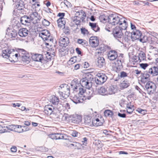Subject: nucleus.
<instances>
[{"label": "nucleus", "instance_id": "nucleus-1", "mask_svg": "<svg viewBox=\"0 0 158 158\" xmlns=\"http://www.w3.org/2000/svg\"><path fill=\"white\" fill-rule=\"evenodd\" d=\"M93 78L92 75L90 73L85 75L80 82L78 80L75 79L71 83V88L74 90L79 91V93L82 95L84 93L85 89L84 87L87 89H90L92 86V82Z\"/></svg>", "mask_w": 158, "mask_h": 158}, {"label": "nucleus", "instance_id": "nucleus-2", "mask_svg": "<svg viewBox=\"0 0 158 158\" xmlns=\"http://www.w3.org/2000/svg\"><path fill=\"white\" fill-rule=\"evenodd\" d=\"M112 25L118 26L124 25L126 27L128 25L127 22L125 18L115 13H114L109 15V23Z\"/></svg>", "mask_w": 158, "mask_h": 158}, {"label": "nucleus", "instance_id": "nucleus-3", "mask_svg": "<svg viewBox=\"0 0 158 158\" xmlns=\"http://www.w3.org/2000/svg\"><path fill=\"white\" fill-rule=\"evenodd\" d=\"M128 25H126V27H124V25L122 26L116 27L112 31V34H113L114 37L116 39L119 38H121L123 35V33L122 32L123 30H124L126 29Z\"/></svg>", "mask_w": 158, "mask_h": 158}, {"label": "nucleus", "instance_id": "nucleus-4", "mask_svg": "<svg viewBox=\"0 0 158 158\" xmlns=\"http://www.w3.org/2000/svg\"><path fill=\"white\" fill-rule=\"evenodd\" d=\"M49 138L53 139H64L71 142V137L67 135L60 133L51 134L49 135Z\"/></svg>", "mask_w": 158, "mask_h": 158}, {"label": "nucleus", "instance_id": "nucleus-5", "mask_svg": "<svg viewBox=\"0 0 158 158\" xmlns=\"http://www.w3.org/2000/svg\"><path fill=\"white\" fill-rule=\"evenodd\" d=\"M144 89L148 94L151 95L153 94L155 91L156 86L152 82L148 81L145 85Z\"/></svg>", "mask_w": 158, "mask_h": 158}, {"label": "nucleus", "instance_id": "nucleus-6", "mask_svg": "<svg viewBox=\"0 0 158 158\" xmlns=\"http://www.w3.org/2000/svg\"><path fill=\"white\" fill-rule=\"evenodd\" d=\"M75 91L78 92V95H73L70 97L71 100L75 104H77L79 103H82L83 101L85 100V98L82 97L83 94L81 95L79 93V91H77L74 90Z\"/></svg>", "mask_w": 158, "mask_h": 158}, {"label": "nucleus", "instance_id": "nucleus-7", "mask_svg": "<svg viewBox=\"0 0 158 158\" xmlns=\"http://www.w3.org/2000/svg\"><path fill=\"white\" fill-rule=\"evenodd\" d=\"M148 72V70H146L143 73H141V75L140 76V81L142 83H145L147 82H148L150 80V75Z\"/></svg>", "mask_w": 158, "mask_h": 158}, {"label": "nucleus", "instance_id": "nucleus-8", "mask_svg": "<svg viewBox=\"0 0 158 158\" xmlns=\"http://www.w3.org/2000/svg\"><path fill=\"white\" fill-rule=\"evenodd\" d=\"M131 34V38L132 41L139 40L140 38L142 36L141 31L137 29L133 31Z\"/></svg>", "mask_w": 158, "mask_h": 158}, {"label": "nucleus", "instance_id": "nucleus-9", "mask_svg": "<svg viewBox=\"0 0 158 158\" xmlns=\"http://www.w3.org/2000/svg\"><path fill=\"white\" fill-rule=\"evenodd\" d=\"M17 10L19 11V12H23L24 11V9L25 8V4L24 1L22 0H17L15 2Z\"/></svg>", "mask_w": 158, "mask_h": 158}, {"label": "nucleus", "instance_id": "nucleus-10", "mask_svg": "<svg viewBox=\"0 0 158 158\" xmlns=\"http://www.w3.org/2000/svg\"><path fill=\"white\" fill-rule=\"evenodd\" d=\"M69 43V38L66 36L61 37L59 40V44L60 46L65 47Z\"/></svg>", "mask_w": 158, "mask_h": 158}, {"label": "nucleus", "instance_id": "nucleus-11", "mask_svg": "<svg viewBox=\"0 0 158 158\" xmlns=\"http://www.w3.org/2000/svg\"><path fill=\"white\" fill-rule=\"evenodd\" d=\"M32 59L34 61H40L42 63H44V61L43 57V55L39 54H35L32 56Z\"/></svg>", "mask_w": 158, "mask_h": 158}, {"label": "nucleus", "instance_id": "nucleus-12", "mask_svg": "<svg viewBox=\"0 0 158 158\" xmlns=\"http://www.w3.org/2000/svg\"><path fill=\"white\" fill-rule=\"evenodd\" d=\"M20 21L23 25H26L27 24L28 25H29L31 24V21L28 16L25 15L21 17Z\"/></svg>", "mask_w": 158, "mask_h": 158}, {"label": "nucleus", "instance_id": "nucleus-13", "mask_svg": "<svg viewBox=\"0 0 158 158\" xmlns=\"http://www.w3.org/2000/svg\"><path fill=\"white\" fill-rule=\"evenodd\" d=\"M89 42L93 47H97L99 44V40L96 36L91 37L89 40Z\"/></svg>", "mask_w": 158, "mask_h": 158}, {"label": "nucleus", "instance_id": "nucleus-14", "mask_svg": "<svg viewBox=\"0 0 158 158\" xmlns=\"http://www.w3.org/2000/svg\"><path fill=\"white\" fill-rule=\"evenodd\" d=\"M108 59L111 60H113L118 57L117 52L114 50H111L107 54Z\"/></svg>", "mask_w": 158, "mask_h": 158}, {"label": "nucleus", "instance_id": "nucleus-15", "mask_svg": "<svg viewBox=\"0 0 158 158\" xmlns=\"http://www.w3.org/2000/svg\"><path fill=\"white\" fill-rule=\"evenodd\" d=\"M54 108L52 106L49 105L45 106L44 107V112L48 115L54 114L53 110Z\"/></svg>", "mask_w": 158, "mask_h": 158}, {"label": "nucleus", "instance_id": "nucleus-16", "mask_svg": "<svg viewBox=\"0 0 158 158\" xmlns=\"http://www.w3.org/2000/svg\"><path fill=\"white\" fill-rule=\"evenodd\" d=\"M131 80V77H127V79H125V80L121 83L120 86L123 88H127L130 85Z\"/></svg>", "mask_w": 158, "mask_h": 158}, {"label": "nucleus", "instance_id": "nucleus-17", "mask_svg": "<svg viewBox=\"0 0 158 158\" xmlns=\"http://www.w3.org/2000/svg\"><path fill=\"white\" fill-rule=\"evenodd\" d=\"M148 72L152 76H155L158 75V67L153 66L149 69Z\"/></svg>", "mask_w": 158, "mask_h": 158}, {"label": "nucleus", "instance_id": "nucleus-18", "mask_svg": "<svg viewBox=\"0 0 158 158\" xmlns=\"http://www.w3.org/2000/svg\"><path fill=\"white\" fill-rule=\"evenodd\" d=\"M50 35L49 31L47 30L42 31L40 34V36L44 40H46L47 38Z\"/></svg>", "mask_w": 158, "mask_h": 158}, {"label": "nucleus", "instance_id": "nucleus-19", "mask_svg": "<svg viewBox=\"0 0 158 158\" xmlns=\"http://www.w3.org/2000/svg\"><path fill=\"white\" fill-rule=\"evenodd\" d=\"M97 59L98 60L96 63V64L98 68H102L105 65V59L103 57H99Z\"/></svg>", "mask_w": 158, "mask_h": 158}, {"label": "nucleus", "instance_id": "nucleus-20", "mask_svg": "<svg viewBox=\"0 0 158 158\" xmlns=\"http://www.w3.org/2000/svg\"><path fill=\"white\" fill-rule=\"evenodd\" d=\"M28 30L26 28H22L19 30L18 34L19 36L22 37H25L28 34Z\"/></svg>", "mask_w": 158, "mask_h": 158}, {"label": "nucleus", "instance_id": "nucleus-21", "mask_svg": "<svg viewBox=\"0 0 158 158\" xmlns=\"http://www.w3.org/2000/svg\"><path fill=\"white\" fill-rule=\"evenodd\" d=\"M72 122L74 123H79L81 121L82 117L78 115H73L71 119Z\"/></svg>", "mask_w": 158, "mask_h": 158}, {"label": "nucleus", "instance_id": "nucleus-22", "mask_svg": "<svg viewBox=\"0 0 158 158\" xmlns=\"http://www.w3.org/2000/svg\"><path fill=\"white\" fill-rule=\"evenodd\" d=\"M140 42L143 43H146L148 41L151 44H152L153 42L152 40V38L150 37H148L147 36L142 35V36L139 40Z\"/></svg>", "mask_w": 158, "mask_h": 158}, {"label": "nucleus", "instance_id": "nucleus-23", "mask_svg": "<svg viewBox=\"0 0 158 158\" xmlns=\"http://www.w3.org/2000/svg\"><path fill=\"white\" fill-rule=\"evenodd\" d=\"M104 121H101L98 118L93 119L92 120V125L94 126H99L102 125Z\"/></svg>", "mask_w": 158, "mask_h": 158}, {"label": "nucleus", "instance_id": "nucleus-24", "mask_svg": "<svg viewBox=\"0 0 158 158\" xmlns=\"http://www.w3.org/2000/svg\"><path fill=\"white\" fill-rule=\"evenodd\" d=\"M84 120L85 125L89 126H91L92 125L91 117L90 116L88 115L84 116Z\"/></svg>", "mask_w": 158, "mask_h": 158}, {"label": "nucleus", "instance_id": "nucleus-25", "mask_svg": "<svg viewBox=\"0 0 158 158\" xmlns=\"http://www.w3.org/2000/svg\"><path fill=\"white\" fill-rule=\"evenodd\" d=\"M16 49L17 52H19V54L20 55V58L23 56L24 57L25 56H27V55L29 54L27 52L23 49L17 48Z\"/></svg>", "mask_w": 158, "mask_h": 158}, {"label": "nucleus", "instance_id": "nucleus-26", "mask_svg": "<svg viewBox=\"0 0 158 158\" xmlns=\"http://www.w3.org/2000/svg\"><path fill=\"white\" fill-rule=\"evenodd\" d=\"M7 50L8 48L2 50V56L3 57L5 58H6L7 59L8 58L10 61L12 63L13 62V61L14 62V60H11L10 59V58H11V55H8Z\"/></svg>", "mask_w": 158, "mask_h": 158}, {"label": "nucleus", "instance_id": "nucleus-27", "mask_svg": "<svg viewBox=\"0 0 158 158\" xmlns=\"http://www.w3.org/2000/svg\"><path fill=\"white\" fill-rule=\"evenodd\" d=\"M99 19L101 22L103 23L108 22L109 23V15H106L105 14L100 15L99 17Z\"/></svg>", "mask_w": 158, "mask_h": 158}, {"label": "nucleus", "instance_id": "nucleus-28", "mask_svg": "<svg viewBox=\"0 0 158 158\" xmlns=\"http://www.w3.org/2000/svg\"><path fill=\"white\" fill-rule=\"evenodd\" d=\"M50 102L53 105H56L59 102V98L58 97H56L55 96H52L50 98Z\"/></svg>", "mask_w": 158, "mask_h": 158}, {"label": "nucleus", "instance_id": "nucleus-29", "mask_svg": "<svg viewBox=\"0 0 158 158\" xmlns=\"http://www.w3.org/2000/svg\"><path fill=\"white\" fill-rule=\"evenodd\" d=\"M123 61L122 59H119V58H117V60L115 63V65L117 69H120L123 68V66L122 64Z\"/></svg>", "mask_w": 158, "mask_h": 158}, {"label": "nucleus", "instance_id": "nucleus-30", "mask_svg": "<svg viewBox=\"0 0 158 158\" xmlns=\"http://www.w3.org/2000/svg\"><path fill=\"white\" fill-rule=\"evenodd\" d=\"M65 14L64 13H59L57 16L60 17V18L57 20V23L59 24L60 22L62 23L64 25L65 23V22L64 20H62V19L64 18L65 16Z\"/></svg>", "mask_w": 158, "mask_h": 158}, {"label": "nucleus", "instance_id": "nucleus-31", "mask_svg": "<svg viewBox=\"0 0 158 158\" xmlns=\"http://www.w3.org/2000/svg\"><path fill=\"white\" fill-rule=\"evenodd\" d=\"M97 76L104 82H105L107 79V77L106 74L103 73H98L97 74Z\"/></svg>", "mask_w": 158, "mask_h": 158}, {"label": "nucleus", "instance_id": "nucleus-32", "mask_svg": "<svg viewBox=\"0 0 158 158\" xmlns=\"http://www.w3.org/2000/svg\"><path fill=\"white\" fill-rule=\"evenodd\" d=\"M21 60L23 61V63L28 64L31 61L30 55L29 54L27 56H25L24 57L23 56H22V57L20 58V60Z\"/></svg>", "mask_w": 158, "mask_h": 158}, {"label": "nucleus", "instance_id": "nucleus-33", "mask_svg": "<svg viewBox=\"0 0 158 158\" xmlns=\"http://www.w3.org/2000/svg\"><path fill=\"white\" fill-rule=\"evenodd\" d=\"M60 88H61L62 91L65 93H66L67 91L68 92V94L69 96L70 94V89L69 87L67 86V85L64 84V85H61L60 86Z\"/></svg>", "mask_w": 158, "mask_h": 158}, {"label": "nucleus", "instance_id": "nucleus-34", "mask_svg": "<svg viewBox=\"0 0 158 158\" xmlns=\"http://www.w3.org/2000/svg\"><path fill=\"white\" fill-rule=\"evenodd\" d=\"M18 33V32L16 30H13L6 34H7L11 38H15L17 36Z\"/></svg>", "mask_w": 158, "mask_h": 158}, {"label": "nucleus", "instance_id": "nucleus-35", "mask_svg": "<svg viewBox=\"0 0 158 158\" xmlns=\"http://www.w3.org/2000/svg\"><path fill=\"white\" fill-rule=\"evenodd\" d=\"M67 92H68L67 91V92L65 93L64 92H63L60 90L58 91V93L59 94L60 96L61 99H65L69 97V95L68 94V93Z\"/></svg>", "mask_w": 158, "mask_h": 158}, {"label": "nucleus", "instance_id": "nucleus-36", "mask_svg": "<svg viewBox=\"0 0 158 158\" xmlns=\"http://www.w3.org/2000/svg\"><path fill=\"white\" fill-rule=\"evenodd\" d=\"M15 132L21 133L23 132V127H24V126L20 125H15Z\"/></svg>", "mask_w": 158, "mask_h": 158}, {"label": "nucleus", "instance_id": "nucleus-37", "mask_svg": "<svg viewBox=\"0 0 158 158\" xmlns=\"http://www.w3.org/2000/svg\"><path fill=\"white\" fill-rule=\"evenodd\" d=\"M77 42L79 44H81L84 47L88 45V42L85 40L79 39L77 40Z\"/></svg>", "mask_w": 158, "mask_h": 158}, {"label": "nucleus", "instance_id": "nucleus-38", "mask_svg": "<svg viewBox=\"0 0 158 158\" xmlns=\"http://www.w3.org/2000/svg\"><path fill=\"white\" fill-rule=\"evenodd\" d=\"M87 91H85V92L86 91V93L87 94H88V95L85 96V95H84L83 96V97H84V98H85V100L87 99L88 100H89L91 99V98L92 97V94H93V92H92V91H90L89 90L90 89H88ZM85 93V92L84 93Z\"/></svg>", "mask_w": 158, "mask_h": 158}, {"label": "nucleus", "instance_id": "nucleus-39", "mask_svg": "<svg viewBox=\"0 0 158 158\" xmlns=\"http://www.w3.org/2000/svg\"><path fill=\"white\" fill-rule=\"evenodd\" d=\"M98 92L99 94L104 95L107 94V90L103 87H101L98 90Z\"/></svg>", "mask_w": 158, "mask_h": 158}, {"label": "nucleus", "instance_id": "nucleus-40", "mask_svg": "<svg viewBox=\"0 0 158 158\" xmlns=\"http://www.w3.org/2000/svg\"><path fill=\"white\" fill-rule=\"evenodd\" d=\"M38 13L36 11L32 12L28 15L31 21L34 20L35 18H37L38 15Z\"/></svg>", "mask_w": 158, "mask_h": 158}, {"label": "nucleus", "instance_id": "nucleus-41", "mask_svg": "<svg viewBox=\"0 0 158 158\" xmlns=\"http://www.w3.org/2000/svg\"><path fill=\"white\" fill-rule=\"evenodd\" d=\"M104 115L106 117H112L113 115V113L112 111L109 110H105L104 112Z\"/></svg>", "mask_w": 158, "mask_h": 158}, {"label": "nucleus", "instance_id": "nucleus-42", "mask_svg": "<svg viewBox=\"0 0 158 158\" xmlns=\"http://www.w3.org/2000/svg\"><path fill=\"white\" fill-rule=\"evenodd\" d=\"M15 125L12 124L8 125L6 126V128L7 130V132H10V131H15Z\"/></svg>", "mask_w": 158, "mask_h": 158}, {"label": "nucleus", "instance_id": "nucleus-43", "mask_svg": "<svg viewBox=\"0 0 158 158\" xmlns=\"http://www.w3.org/2000/svg\"><path fill=\"white\" fill-rule=\"evenodd\" d=\"M146 58V56L145 54L143 51H141L139 53L138 56V59L140 60V61L141 60H145Z\"/></svg>", "mask_w": 158, "mask_h": 158}, {"label": "nucleus", "instance_id": "nucleus-44", "mask_svg": "<svg viewBox=\"0 0 158 158\" xmlns=\"http://www.w3.org/2000/svg\"><path fill=\"white\" fill-rule=\"evenodd\" d=\"M116 86H110L109 89V94H115L116 92L117 89L116 88Z\"/></svg>", "mask_w": 158, "mask_h": 158}, {"label": "nucleus", "instance_id": "nucleus-45", "mask_svg": "<svg viewBox=\"0 0 158 158\" xmlns=\"http://www.w3.org/2000/svg\"><path fill=\"white\" fill-rule=\"evenodd\" d=\"M56 105V109L59 111H64V107L63 106V104H62L60 103H58Z\"/></svg>", "mask_w": 158, "mask_h": 158}, {"label": "nucleus", "instance_id": "nucleus-46", "mask_svg": "<svg viewBox=\"0 0 158 158\" xmlns=\"http://www.w3.org/2000/svg\"><path fill=\"white\" fill-rule=\"evenodd\" d=\"M81 11V20L82 22L84 21V20L85 19L86 16V15L85 12L82 10H80Z\"/></svg>", "mask_w": 158, "mask_h": 158}, {"label": "nucleus", "instance_id": "nucleus-47", "mask_svg": "<svg viewBox=\"0 0 158 158\" xmlns=\"http://www.w3.org/2000/svg\"><path fill=\"white\" fill-rule=\"evenodd\" d=\"M89 25L91 27V28L92 30L93 29H94L97 27V30H100L99 27L97 25V24L96 23L89 22Z\"/></svg>", "mask_w": 158, "mask_h": 158}, {"label": "nucleus", "instance_id": "nucleus-48", "mask_svg": "<svg viewBox=\"0 0 158 158\" xmlns=\"http://www.w3.org/2000/svg\"><path fill=\"white\" fill-rule=\"evenodd\" d=\"M18 52V53H16L15 55H13L12 56L15 61H17V60H20V55H19V52Z\"/></svg>", "mask_w": 158, "mask_h": 158}, {"label": "nucleus", "instance_id": "nucleus-49", "mask_svg": "<svg viewBox=\"0 0 158 158\" xmlns=\"http://www.w3.org/2000/svg\"><path fill=\"white\" fill-rule=\"evenodd\" d=\"M136 111L138 112L139 113L144 115L147 112V110H146L142 109L140 108H138L136 109Z\"/></svg>", "mask_w": 158, "mask_h": 158}, {"label": "nucleus", "instance_id": "nucleus-50", "mask_svg": "<svg viewBox=\"0 0 158 158\" xmlns=\"http://www.w3.org/2000/svg\"><path fill=\"white\" fill-rule=\"evenodd\" d=\"M46 39V40H46L48 42H49L50 43V45L51 46H52V44H53V42L54 41V40L52 38V37L50 36H49Z\"/></svg>", "mask_w": 158, "mask_h": 158}, {"label": "nucleus", "instance_id": "nucleus-51", "mask_svg": "<svg viewBox=\"0 0 158 158\" xmlns=\"http://www.w3.org/2000/svg\"><path fill=\"white\" fill-rule=\"evenodd\" d=\"M73 22L75 24L78 25L80 24L81 23V20H80L79 19H77L76 17H74L72 19Z\"/></svg>", "mask_w": 158, "mask_h": 158}, {"label": "nucleus", "instance_id": "nucleus-52", "mask_svg": "<svg viewBox=\"0 0 158 158\" xmlns=\"http://www.w3.org/2000/svg\"><path fill=\"white\" fill-rule=\"evenodd\" d=\"M7 130L6 128V126L2 127L0 125V133H3L5 132H7Z\"/></svg>", "mask_w": 158, "mask_h": 158}, {"label": "nucleus", "instance_id": "nucleus-53", "mask_svg": "<svg viewBox=\"0 0 158 158\" xmlns=\"http://www.w3.org/2000/svg\"><path fill=\"white\" fill-rule=\"evenodd\" d=\"M95 82L97 85H101L103 84L104 82L102 81L97 76L95 78Z\"/></svg>", "mask_w": 158, "mask_h": 158}, {"label": "nucleus", "instance_id": "nucleus-54", "mask_svg": "<svg viewBox=\"0 0 158 158\" xmlns=\"http://www.w3.org/2000/svg\"><path fill=\"white\" fill-rule=\"evenodd\" d=\"M128 74L126 72L124 71H122L120 73V77L121 78L126 77V79H127V77H129L127 76Z\"/></svg>", "mask_w": 158, "mask_h": 158}, {"label": "nucleus", "instance_id": "nucleus-55", "mask_svg": "<svg viewBox=\"0 0 158 158\" xmlns=\"http://www.w3.org/2000/svg\"><path fill=\"white\" fill-rule=\"evenodd\" d=\"M63 106L64 107V111H65L66 110H68V109H70V105L69 103H67L65 104L63 103Z\"/></svg>", "mask_w": 158, "mask_h": 158}, {"label": "nucleus", "instance_id": "nucleus-56", "mask_svg": "<svg viewBox=\"0 0 158 158\" xmlns=\"http://www.w3.org/2000/svg\"><path fill=\"white\" fill-rule=\"evenodd\" d=\"M50 23L49 21L45 19H44L42 21V24L44 26H48L49 25Z\"/></svg>", "mask_w": 158, "mask_h": 158}, {"label": "nucleus", "instance_id": "nucleus-57", "mask_svg": "<svg viewBox=\"0 0 158 158\" xmlns=\"http://www.w3.org/2000/svg\"><path fill=\"white\" fill-rule=\"evenodd\" d=\"M64 32L67 35H69L70 34V30L69 27H67L65 28L64 30Z\"/></svg>", "mask_w": 158, "mask_h": 158}, {"label": "nucleus", "instance_id": "nucleus-58", "mask_svg": "<svg viewBox=\"0 0 158 158\" xmlns=\"http://www.w3.org/2000/svg\"><path fill=\"white\" fill-rule=\"evenodd\" d=\"M81 33L83 35H85V34H88L89 33L88 31L85 29V28H81Z\"/></svg>", "mask_w": 158, "mask_h": 158}, {"label": "nucleus", "instance_id": "nucleus-59", "mask_svg": "<svg viewBox=\"0 0 158 158\" xmlns=\"http://www.w3.org/2000/svg\"><path fill=\"white\" fill-rule=\"evenodd\" d=\"M148 65V64L147 63H141L140 64V67L144 69H145Z\"/></svg>", "mask_w": 158, "mask_h": 158}, {"label": "nucleus", "instance_id": "nucleus-60", "mask_svg": "<svg viewBox=\"0 0 158 158\" xmlns=\"http://www.w3.org/2000/svg\"><path fill=\"white\" fill-rule=\"evenodd\" d=\"M81 11H79L77 12H76V13L75 14V16L74 17H76L77 19H79L80 20H81Z\"/></svg>", "mask_w": 158, "mask_h": 158}, {"label": "nucleus", "instance_id": "nucleus-61", "mask_svg": "<svg viewBox=\"0 0 158 158\" xmlns=\"http://www.w3.org/2000/svg\"><path fill=\"white\" fill-rule=\"evenodd\" d=\"M81 142L83 145H86L87 144V138L86 137L82 138L81 140Z\"/></svg>", "mask_w": 158, "mask_h": 158}, {"label": "nucleus", "instance_id": "nucleus-62", "mask_svg": "<svg viewBox=\"0 0 158 158\" xmlns=\"http://www.w3.org/2000/svg\"><path fill=\"white\" fill-rule=\"evenodd\" d=\"M79 133L76 131H73L71 134L74 137H77Z\"/></svg>", "mask_w": 158, "mask_h": 158}, {"label": "nucleus", "instance_id": "nucleus-63", "mask_svg": "<svg viewBox=\"0 0 158 158\" xmlns=\"http://www.w3.org/2000/svg\"><path fill=\"white\" fill-rule=\"evenodd\" d=\"M73 143H71L69 144V146L71 147H73L74 148H76L77 147V144L78 143L76 142H73Z\"/></svg>", "mask_w": 158, "mask_h": 158}, {"label": "nucleus", "instance_id": "nucleus-64", "mask_svg": "<svg viewBox=\"0 0 158 158\" xmlns=\"http://www.w3.org/2000/svg\"><path fill=\"white\" fill-rule=\"evenodd\" d=\"M118 116L121 118H125L126 117V114L125 113L122 114L118 112Z\"/></svg>", "mask_w": 158, "mask_h": 158}]
</instances>
